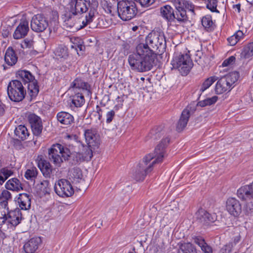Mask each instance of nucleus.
I'll return each instance as SVG.
<instances>
[{"instance_id": "nucleus-21", "label": "nucleus", "mask_w": 253, "mask_h": 253, "mask_svg": "<svg viewBox=\"0 0 253 253\" xmlns=\"http://www.w3.org/2000/svg\"><path fill=\"white\" fill-rule=\"evenodd\" d=\"M68 104L71 109L82 106L84 103V98L82 93L78 92L70 97Z\"/></svg>"}, {"instance_id": "nucleus-30", "label": "nucleus", "mask_w": 253, "mask_h": 253, "mask_svg": "<svg viewBox=\"0 0 253 253\" xmlns=\"http://www.w3.org/2000/svg\"><path fill=\"white\" fill-rule=\"evenodd\" d=\"M15 135L21 140H24L28 138L30 133L24 125L18 126L14 130Z\"/></svg>"}, {"instance_id": "nucleus-26", "label": "nucleus", "mask_w": 253, "mask_h": 253, "mask_svg": "<svg viewBox=\"0 0 253 253\" xmlns=\"http://www.w3.org/2000/svg\"><path fill=\"white\" fill-rule=\"evenodd\" d=\"M196 244L198 245L204 253H212L213 250L211 247L209 245L205 239L201 236H194L192 238Z\"/></svg>"}, {"instance_id": "nucleus-15", "label": "nucleus", "mask_w": 253, "mask_h": 253, "mask_svg": "<svg viewBox=\"0 0 253 253\" xmlns=\"http://www.w3.org/2000/svg\"><path fill=\"white\" fill-rule=\"evenodd\" d=\"M84 136L87 145L94 149L98 148L100 140L99 135L94 130L86 129L84 131Z\"/></svg>"}, {"instance_id": "nucleus-28", "label": "nucleus", "mask_w": 253, "mask_h": 253, "mask_svg": "<svg viewBox=\"0 0 253 253\" xmlns=\"http://www.w3.org/2000/svg\"><path fill=\"white\" fill-rule=\"evenodd\" d=\"M17 56L13 49L9 47L6 51L4 60L5 63L9 66L15 65L17 61Z\"/></svg>"}, {"instance_id": "nucleus-14", "label": "nucleus", "mask_w": 253, "mask_h": 253, "mask_svg": "<svg viewBox=\"0 0 253 253\" xmlns=\"http://www.w3.org/2000/svg\"><path fill=\"white\" fill-rule=\"evenodd\" d=\"M27 119L34 135H40L43 128L41 118L37 115L31 113L28 115Z\"/></svg>"}, {"instance_id": "nucleus-44", "label": "nucleus", "mask_w": 253, "mask_h": 253, "mask_svg": "<svg viewBox=\"0 0 253 253\" xmlns=\"http://www.w3.org/2000/svg\"><path fill=\"white\" fill-rule=\"evenodd\" d=\"M55 55L60 58L65 59L68 56V49L65 46H59L55 51Z\"/></svg>"}, {"instance_id": "nucleus-47", "label": "nucleus", "mask_w": 253, "mask_h": 253, "mask_svg": "<svg viewBox=\"0 0 253 253\" xmlns=\"http://www.w3.org/2000/svg\"><path fill=\"white\" fill-rule=\"evenodd\" d=\"M178 4L180 6H182V5L184 6L186 9L192 12H194V5L191 2L185 0H181Z\"/></svg>"}, {"instance_id": "nucleus-52", "label": "nucleus", "mask_w": 253, "mask_h": 253, "mask_svg": "<svg viewBox=\"0 0 253 253\" xmlns=\"http://www.w3.org/2000/svg\"><path fill=\"white\" fill-rule=\"evenodd\" d=\"M136 1H139L140 4L142 6H149L153 4L155 0H134Z\"/></svg>"}, {"instance_id": "nucleus-23", "label": "nucleus", "mask_w": 253, "mask_h": 253, "mask_svg": "<svg viewBox=\"0 0 253 253\" xmlns=\"http://www.w3.org/2000/svg\"><path fill=\"white\" fill-rule=\"evenodd\" d=\"M153 39L159 52H163L166 47V41L163 33L153 32Z\"/></svg>"}, {"instance_id": "nucleus-59", "label": "nucleus", "mask_w": 253, "mask_h": 253, "mask_svg": "<svg viewBox=\"0 0 253 253\" xmlns=\"http://www.w3.org/2000/svg\"><path fill=\"white\" fill-rule=\"evenodd\" d=\"M116 101L118 102V105L122 106L124 100L123 99L122 97L118 96V97L116 98Z\"/></svg>"}, {"instance_id": "nucleus-11", "label": "nucleus", "mask_w": 253, "mask_h": 253, "mask_svg": "<svg viewBox=\"0 0 253 253\" xmlns=\"http://www.w3.org/2000/svg\"><path fill=\"white\" fill-rule=\"evenodd\" d=\"M48 22L43 14H38L34 15L31 21V27L32 30L36 32H42L48 27Z\"/></svg>"}, {"instance_id": "nucleus-37", "label": "nucleus", "mask_w": 253, "mask_h": 253, "mask_svg": "<svg viewBox=\"0 0 253 253\" xmlns=\"http://www.w3.org/2000/svg\"><path fill=\"white\" fill-rule=\"evenodd\" d=\"M28 89L31 97H35L39 92V86L38 82L35 80L33 82L28 84Z\"/></svg>"}, {"instance_id": "nucleus-58", "label": "nucleus", "mask_w": 253, "mask_h": 253, "mask_svg": "<svg viewBox=\"0 0 253 253\" xmlns=\"http://www.w3.org/2000/svg\"><path fill=\"white\" fill-rule=\"evenodd\" d=\"M52 15V20H56L58 18V13L56 11H52L51 12Z\"/></svg>"}, {"instance_id": "nucleus-63", "label": "nucleus", "mask_w": 253, "mask_h": 253, "mask_svg": "<svg viewBox=\"0 0 253 253\" xmlns=\"http://www.w3.org/2000/svg\"><path fill=\"white\" fill-rule=\"evenodd\" d=\"M8 34H9L8 32L5 31V33L4 34L3 33L2 34H4V36L7 37Z\"/></svg>"}, {"instance_id": "nucleus-25", "label": "nucleus", "mask_w": 253, "mask_h": 253, "mask_svg": "<svg viewBox=\"0 0 253 253\" xmlns=\"http://www.w3.org/2000/svg\"><path fill=\"white\" fill-rule=\"evenodd\" d=\"M178 253H197L196 247L190 242H180L177 244Z\"/></svg>"}, {"instance_id": "nucleus-41", "label": "nucleus", "mask_w": 253, "mask_h": 253, "mask_svg": "<svg viewBox=\"0 0 253 253\" xmlns=\"http://www.w3.org/2000/svg\"><path fill=\"white\" fill-rule=\"evenodd\" d=\"M70 176L75 182H79L83 178L81 170L79 168H74L71 170Z\"/></svg>"}, {"instance_id": "nucleus-49", "label": "nucleus", "mask_w": 253, "mask_h": 253, "mask_svg": "<svg viewBox=\"0 0 253 253\" xmlns=\"http://www.w3.org/2000/svg\"><path fill=\"white\" fill-rule=\"evenodd\" d=\"M115 115V112L114 110H112L108 111L106 115V122L107 124H110L114 119Z\"/></svg>"}, {"instance_id": "nucleus-8", "label": "nucleus", "mask_w": 253, "mask_h": 253, "mask_svg": "<svg viewBox=\"0 0 253 253\" xmlns=\"http://www.w3.org/2000/svg\"><path fill=\"white\" fill-rule=\"evenodd\" d=\"M7 91L9 99L16 102L23 100L26 94L25 87L18 80L11 81L7 86Z\"/></svg>"}, {"instance_id": "nucleus-40", "label": "nucleus", "mask_w": 253, "mask_h": 253, "mask_svg": "<svg viewBox=\"0 0 253 253\" xmlns=\"http://www.w3.org/2000/svg\"><path fill=\"white\" fill-rule=\"evenodd\" d=\"M218 100L217 96H213L210 98H207L204 100L200 101L197 103V105L202 107L210 106L215 103Z\"/></svg>"}, {"instance_id": "nucleus-19", "label": "nucleus", "mask_w": 253, "mask_h": 253, "mask_svg": "<svg viewBox=\"0 0 253 253\" xmlns=\"http://www.w3.org/2000/svg\"><path fill=\"white\" fill-rule=\"evenodd\" d=\"M42 243L40 237H34L26 242L23 249L26 253H36Z\"/></svg>"}, {"instance_id": "nucleus-6", "label": "nucleus", "mask_w": 253, "mask_h": 253, "mask_svg": "<svg viewBox=\"0 0 253 253\" xmlns=\"http://www.w3.org/2000/svg\"><path fill=\"white\" fill-rule=\"evenodd\" d=\"M171 65L173 68L178 69L182 76L187 75L193 66L192 60L187 53L175 54L171 61Z\"/></svg>"}, {"instance_id": "nucleus-38", "label": "nucleus", "mask_w": 253, "mask_h": 253, "mask_svg": "<svg viewBox=\"0 0 253 253\" xmlns=\"http://www.w3.org/2000/svg\"><path fill=\"white\" fill-rule=\"evenodd\" d=\"M242 57L248 59L253 56V42L245 45L241 53Z\"/></svg>"}, {"instance_id": "nucleus-3", "label": "nucleus", "mask_w": 253, "mask_h": 253, "mask_svg": "<svg viewBox=\"0 0 253 253\" xmlns=\"http://www.w3.org/2000/svg\"><path fill=\"white\" fill-rule=\"evenodd\" d=\"M156 55H152L136 46L135 51L129 55L128 62L132 70L145 72L153 67Z\"/></svg>"}, {"instance_id": "nucleus-4", "label": "nucleus", "mask_w": 253, "mask_h": 253, "mask_svg": "<svg viewBox=\"0 0 253 253\" xmlns=\"http://www.w3.org/2000/svg\"><path fill=\"white\" fill-rule=\"evenodd\" d=\"M48 159L56 167H60L61 164L68 159L70 156V150L62 145L53 144L48 150Z\"/></svg>"}, {"instance_id": "nucleus-2", "label": "nucleus", "mask_w": 253, "mask_h": 253, "mask_svg": "<svg viewBox=\"0 0 253 253\" xmlns=\"http://www.w3.org/2000/svg\"><path fill=\"white\" fill-rule=\"evenodd\" d=\"M69 6L70 12L74 15L87 12L81 25L82 29L93 21L98 2L96 0H70Z\"/></svg>"}, {"instance_id": "nucleus-39", "label": "nucleus", "mask_w": 253, "mask_h": 253, "mask_svg": "<svg viewBox=\"0 0 253 253\" xmlns=\"http://www.w3.org/2000/svg\"><path fill=\"white\" fill-rule=\"evenodd\" d=\"M13 172L7 168H3L0 170V184H2Z\"/></svg>"}, {"instance_id": "nucleus-55", "label": "nucleus", "mask_w": 253, "mask_h": 253, "mask_svg": "<svg viewBox=\"0 0 253 253\" xmlns=\"http://www.w3.org/2000/svg\"><path fill=\"white\" fill-rule=\"evenodd\" d=\"M49 181L47 180H43L41 182V189H43V192H48Z\"/></svg>"}, {"instance_id": "nucleus-33", "label": "nucleus", "mask_w": 253, "mask_h": 253, "mask_svg": "<svg viewBox=\"0 0 253 253\" xmlns=\"http://www.w3.org/2000/svg\"><path fill=\"white\" fill-rule=\"evenodd\" d=\"M161 13L163 17L169 21L174 20V10L169 5L161 7Z\"/></svg>"}, {"instance_id": "nucleus-31", "label": "nucleus", "mask_w": 253, "mask_h": 253, "mask_svg": "<svg viewBox=\"0 0 253 253\" xmlns=\"http://www.w3.org/2000/svg\"><path fill=\"white\" fill-rule=\"evenodd\" d=\"M5 187L7 190L13 191H19L22 189L20 181L16 178H12L8 180L6 182Z\"/></svg>"}, {"instance_id": "nucleus-5", "label": "nucleus", "mask_w": 253, "mask_h": 253, "mask_svg": "<svg viewBox=\"0 0 253 253\" xmlns=\"http://www.w3.org/2000/svg\"><path fill=\"white\" fill-rule=\"evenodd\" d=\"M118 16L123 21H128L135 16L137 9L132 0H121L117 2Z\"/></svg>"}, {"instance_id": "nucleus-12", "label": "nucleus", "mask_w": 253, "mask_h": 253, "mask_svg": "<svg viewBox=\"0 0 253 253\" xmlns=\"http://www.w3.org/2000/svg\"><path fill=\"white\" fill-rule=\"evenodd\" d=\"M195 217L200 223L204 225H208L217 219L215 213H210L202 208L199 209L196 212Z\"/></svg>"}, {"instance_id": "nucleus-16", "label": "nucleus", "mask_w": 253, "mask_h": 253, "mask_svg": "<svg viewBox=\"0 0 253 253\" xmlns=\"http://www.w3.org/2000/svg\"><path fill=\"white\" fill-rule=\"evenodd\" d=\"M226 209L231 215L239 216L242 212V206L240 202L235 198H229L226 202Z\"/></svg>"}, {"instance_id": "nucleus-56", "label": "nucleus", "mask_w": 253, "mask_h": 253, "mask_svg": "<svg viewBox=\"0 0 253 253\" xmlns=\"http://www.w3.org/2000/svg\"><path fill=\"white\" fill-rule=\"evenodd\" d=\"M96 112L98 114V118L99 120L101 119V118L102 117V109L99 107L98 105L96 106Z\"/></svg>"}, {"instance_id": "nucleus-36", "label": "nucleus", "mask_w": 253, "mask_h": 253, "mask_svg": "<svg viewBox=\"0 0 253 253\" xmlns=\"http://www.w3.org/2000/svg\"><path fill=\"white\" fill-rule=\"evenodd\" d=\"M218 78L216 76H211L207 78L202 84L200 88V92L202 93L206 89L209 88L216 81L218 80Z\"/></svg>"}, {"instance_id": "nucleus-34", "label": "nucleus", "mask_w": 253, "mask_h": 253, "mask_svg": "<svg viewBox=\"0 0 253 253\" xmlns=\"http://www.w3.org/2000/svg\"><path fill=\"white\" fill-rule=\"evenodd\" d=\"M73 87L76 89H82L87 90L89 92L88 88L89 85L87 83L83 81L81 78H76L73 82Z\"/></svg>"}, {"instance_id": "nucleus-61", "label": "nucleus", "mask_w": 253, "mask_h": 253, "mask_svg": "<svg viewBox=\"0 0 253 253\" xmlns=\"http://www.w3.org/2000/svg\"><path fill=\"white\" fill-rule=\"evenodd\" d=\"M77 47L80 49V50L82 51L83 50V48L84 47V45L82 44L77 45Z\"/></svg>"}, {"instance_id": "nucleus-22", "label": "nucleus", "mask_w": 253, "mask_h": 253, "mask_svg": "<svg viewBox=\"0 0 253 253\" xmlns=\"http://www.w3.org/2000/svg\"><path fill=\"white\" fill-rule=\"evenodd\" d=\"M31 196L27 193H21L18 195L16 200L21 210H28L31 208Z\"/></svg>"}, {"instance_id": "nucleus-46", "label": "nucleus", "mask_w": 253, "mask_h": 253, "mask_svg": "<svg viewBox=\"0 0 253 253\" xmlns=\"http://www.w3.org/2000/svg\"><path fill=\"white\" fill-rule=\"evenodd\" d=\"M202 24L205 29L210 28L212 25L211 17L210 16H206L202 19Z\"/></svg>"}, {"instance_id": "nucleus-45", "label": "nucleus", "mask_w": 253, "mask_h": 253, "mask_svg": "<svg viewBox=\"0 0 253 253\" xmlns=\"http://www.w3.org/2000/svg\"><path fill=\"white\" fill-rule=\"evenodd\" d=\"M244 213L248 216L253 215V203H247L244 206L243 210Z\"/></svg>"}, {"instance_id": "nucleus-29", "label": "nucleus", "mask_w": 253, "mask_h": 253, "mask_svg": "<svg viewBox=\"0 0 253 253\" xmlns=\"http://www.w3.org/2000/svg\"><path fill=\"white\" fill-rule=\"evenodd\" d=\"M174 17V20L176 19L179 22H184L188 19L185 9L178 4L175 5Z\"/></svg>"}, {"instance_id": "nucleus-35", "label": "nucleus", "mask_w": 253, "mask_h": 253, "mask_svg": "<svg viewBox=\"0 0 253 253\" xmlns=\"http://www.w3.org/2000/svg\"><path fill=\"white\" fill-rule=\"evenodd\" d=\"M244 34L241 30L237 31L233 35L227 39L229 44L233 46L235 45L240 40L244 38Z\"/></svg>"}, {"instance_id": "nucleus-51", "label": "nucleus", "mask_w": 253, "mask_h": 253, "mask_svg": "<svg viewBox=\"0 0 253 253\" xmlns=\"http://www.w3.org/2000/svg\"><path fill=\"white\" fill-rule=\"evenodd\" d=\"M235 61V57L233 56H231L223 62L222 66L223 67L228 66L232 64Z\"/></svg>"}, {"instance_id": "nucleus-50", "label": "nucleus", "mask_w": 253, "mask_h": 253, "mask_svg": "<svg viewBox=\"0 0 253 253\" xmlns=\"http://www.w3.org/2000/svg\"><path fill=\"white\" fill-rule=\"evenodd\" d=\"M158 128L152 129L150 132V137L153 139H157L161 137L159 131H157Z\"/></svg>"}, {"instance_id": "nucleus-48", "label": "nucleus", "mask_w": 253, "mask_h": 253, "mask_svg": "<svg viewBox=\"0 0 253 253\" xmlns=\"http://www.w3.org/2000/svg\"><path fill=\"white\" fill-rule=\"evenodd\" d=\"M64 26L67 28L70 29H72L75 25V19L73 18L71 16L67 17L64 20Z\"/></svg>"}, {"instance_id": "nucleus-7", "label": "nucleus", "mask_w": 253, "mask_h": 253, "mask_svg": "<svg viewBox=\"0 0 253 253\" xmlns=\"http://www.w3.org/2000/svg\"><path fill=\"white\" fill-rule=\"evenodd\" d=\"M239 77L237 72H233L221 78L218 80L215 87L216 94H220L226 91H230L233 87Z\"/></svg>"}, {"instance_id": "nucleus-64", "label": "nucleus", "mask_w": 253, "mask_h": 253, "mask_svg": "<svg viewBox=\"0 0 253 253\" xmlns=\"http://www.w3.org/2000/svg\"><path fill=\"white\" fill-rule=\"evenodd\" d=\"M137 29V27L135 26V27H133L132 30H133V31H135Z\"/></svg>"}, {"instance_id": "nucleus-62", "label": "nucleus", "mask_w": 253, "mask_h": 253, "mask_svg": "<svg viewBox=\"0 0 253 253\" xmlns=\"http://www.w3.org/2000/svg\"><path fill=\"white\" fill-rule=\"evenodd\" d=\"M240 240V238L239 237H236L234 239V244H236L238 243Z\"/></svg>"}, {"instance_id": "nucleus-27", "label": "nucleus", "mask_w": 253, "mask_h": 253, "mask_svg": "<svg viewBox=\"0 0 253 253\" xmlns=\"http://www.w3.org/2000/svg\"><path fill=\"white\" fill-rule=\"evenodd\" d=\"M16 77L21 80L25 85L35 80V77L31 72L26 70H19L16 72Z\"/></svg>"}, {"instance_id": "nucleus-53", "label": "nucleus", "mask_w": 253, "mask_h": 253, "mask_svg": "<svg viewBox=\"0 0 253 253\" xmlns=\"http://www.w3.org/2000/svg\"><path fill=\"white\" fill-rule=\"evenodd\" d=\"M232 245L231 244L224 246L220 250V253H230L231 251Z\"/></svg>"}, {"instance_id": "nucleus-43", "label": "nucleus", "mask_w": 253, "mask_h": 253, "mask_svg": "<svg viewBox=\"0 0 253 253\" xmlns=\"http://www.w3.org/2000/svg\"><path fill=\"white\" fill-rule=\"evenodd\" d=\"M38 171L36 168L32 167L28 169L25 173V177L27 179L33 180L37 177Z\"/></svg>"}, {"instance_id": "nucleus-17", "label": "nucleus", "mask_w": 253, "mask_h": 253, "mask_svg": "<svg viewBox=\"0 0 253 253\" xmlns=\"http://www.w3.org/2000/svg\"><path fill=\"white\" fill-rule=\"evenodd\" d=\"M238 197L242 201L253 199V181L240 187L237 192Z\"/></svg>"}, {"instance_id": "nucleus-10", "label": "nucleus", "mask_w": 253, "mask_h": 253, "mask_svg": "<svg viewBox=\"0 0 253 253\" xmlns=\"http://www.w3.org/2000/svg\"><path fill=\"white\" fill-rule=\"evenodd\" d=\"M0 221V225H2L7 221L8 223L16 226L18 225L22 219V213L19 208H16L14 210L9 211V208L5 212V215H3Z\"/></svg>"}, {"instance_id": "nucleus-32", "label": "nucleus", "mask_w": 253, "mask_h": 253, "mask_svg": "<svg viewBox=\"0 0 253 253\" xmlns=\"http://www.w3.org/2000/svg\"><path fill=\"white\" fill-rule=\"evenodd\" d=\"M38 165L44 176H49L50 173L52 171V167L49 162L44 159H41L38 161Z\"/></svg>"}, {"instance_id": "nucleus-57", "label": "nucleus", "mask_w": 253, "mask_h": 253, "mask_svg": "<svg viewBox=\"0 0 253 253\" xmlns=\"http://www.w3.org/2000/svg\"><path fill=\"white\" fill-rule=\"evenodd\" d=\"M4 112V105L0 102V117L3 115Z\"/></svg>"}, {"instance_id": "nucleus-20", "label": "nucleus", "mask_w": 253, "mask_h": 253, "mask_svg": "<svg viewBox=\"0 0 253 253\" xmlns=\"http://www.w3.org/2000/svg\"><path fill=\"white\" fill-rule=\"evenodd\" d=\"M191 115V111L190 107H187L183 110L177 124L176 129L178 131L182 130L186 127Z\"/></svg>"}, {"instance_id": "nucleus-18", "label": "nucleus", "mask_w": 253, "mask_h": 253, "mask_svg": "<svg viewBox=\"0 0 253 253\" xmlns=\"http://www.w3.org/2000/svg\"><path fill=\"white\" fill-rule=\"evenodd\" d=\"M29 31V22L24 20L21 21L18 26L16 27L13 37L14 39L18 40L24 38Z\"/></svg>"}, {"instance_id": "nucleus-24", "label": "nucleus", "mask_w": 253, "mask_h": 253, "mask_svg": "<svg viewBox=\"0 0 253 253\" xmlns=\"http://www.w3.org/2000/svg\"><path fill=\"white\" fill-rule=\"evenodd\" d=\"M57 121L63 125H70L74 122V118L71 114L65 111H61L56 115Z\"/></svg>"}, {"instance_id": "nucleus-42", "label": "nucleus", "mask_w": 253, "mask_h": 253, "mask_svg": "<svg viewBox=\"0 0 253 253\" xmlns=\"http://www.w3.org/2000/svg\"><path fill=\"white\" fill-rule=\"evenodd\" d=\"M84 152H82V157L84 161H89L92 157V151L94 150L93 148L87 146H83Z\"/></svg>"}, {"instance_id": "nucleus-60", "label": "nucleus", "mask_w": 253, "mask_h": 253, "mask_svg": "<svg viewBox=\"0 0 253 253\" xmlns=\"http://www.w3.org/2000/svg\"><path fill=\"white\" fill-rule=\"evenodd\" d=\"M233 8L235 9V10H237L238 12H240V8H241V4L240 3L237 4L235 5H233Z\"/></svg>"}, {"instance_id": "nucleus-54", "label": "nucleus", "mask_w": 253, "mask_h": 253, "mask_svg": "<svg viewBox=\"0 0 253 253\" xmlns=\"http://www.w3.org/2000/svg\"><path fill=\"white\" fill-rule=\"evenodd\" d=\"M33 45V42L27 39L25 40L21 43V47L24 48H31Z\"/></svg>"}, {"instance_id": "nucleus-9", "label": "nucleus", "mask_w": 253, "mask_h": 253, "mask_svg": "<svg viewBox=\"0 0 253 253\" xmlns=\"http://www.w3.org/2000/svg\"><path fill=\"white\" fill-rule=\"evenodd\" d=\"M56 193L61 197L71 196L74 192L70 182L65 179H59L54 185Z\"/></svg>"}, {"instance_id": "nucleus-13", "label": "nucleus", "mask_w": 253, "mask_h": 253, "mask_svg": "<svg viewBox=\"0 0 253 253\" xmlns=\"http://www.w3.org/2000/svg\"><path fill=\"white\" fill-rule=\"evenodd\" d=\"M153 32L149 33L146 37L144 42L140 43L136 46L152 55H156L158 47L155 44Z\"/></svg>"}, {"instance_id": "nucleus-1", "label": "nucleus", "mask_w": 253, "mask_h": 253, "mask_svg": "<svg viewBox=\"0 0 253 253\" xmlns=\"http://www.w3.org/2000/svg\"><path fill=\"white\" fill-rule=\"evenodd\" d=\"M169 142V138L163 139L156 147L154 154L146 155L139 163L132 174L133 178L136 181L144 180L146 175L152 170L155 164L162 162L166 156V149Z\"/></svg>"}]
</instances>
